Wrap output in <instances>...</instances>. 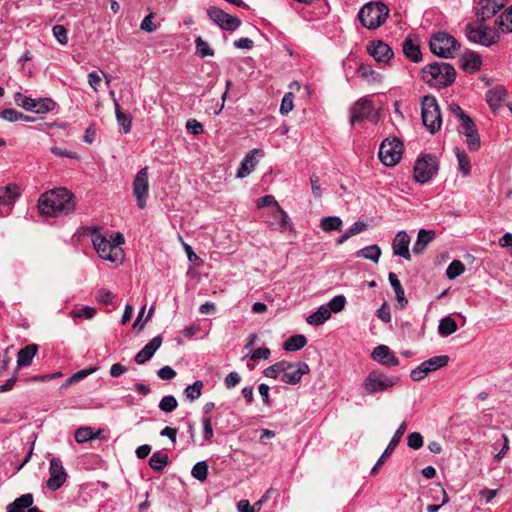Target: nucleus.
I'll return each instance as SVG.
<instances>
[{
    "mask_svg": "<svg viewBox=\"0 0 512 512\" xmlns=\"http://www.w3.org/2000/svg\"><path fill=\"white\" fill-rule=\"evenodd\" d=\"M38 209L47 216L67 215L74 210L73 195L65 188L45 192L38 200Z\"/></svg>",
    "mask_w": 512,
    "mask_h": 512,
    "instance_id": "obj_1",
    "label": "nucleus"
},
{
    "mask_svg": "<svg viewBox=\"0 0 512 512\" xmlns=\"http://www.w3.org/2000/svg\"><path fill=\"white\" fill-rule=\"evenodd\" d=\"M456 77L455 68L445 62H435L422 69L423 80L434 87H446L451 85Z\"/></svg>",
    "mask_w": 512,
    "mask_h": 512,
    "instance_id": "obj_2",
    "label": "nucleus"
},
{
    "mask_svg": "<svg viewBox=\"0 0 512 512\" xmlns=\"http://www.w3.org/2000/svg\"><path fill=\"white\" fill-rule=\"evenodd\" d=\"M389 8L383 2H369L358 13L363 27L374 30L379 28L387 19Z\"/></svg>",
    "mask_w": 512,
    "mask_h": 512,
    "instance_id": "obj_3",
    "label": "nucleus"
},
{
    "mask_svg": "<svg viewBox=\"0 0 512 512\" xmlns=\"http://www.w3.org/2000/svg\"><path fill=\"white\" fill-rule=\"evenodd\" d=\"M399 382V377L388 376L380 370L371 371L361 384L365 395L387 391Z\"/></svg>",
    "mask_w": 512,
    "mask_h": 512,
    "instance_id": "obj_4",
    "label": "nucleus"
},
{
    "mask_svg": "<svg viewBox=\"0 0 512 512\" xmlns=\"http://www.w3.org/2000/svg\"><path fill=\"white\" fill-rule=\"evenodd\" d=\"M93 246L103 260L110 261L111 263L121 264L124 260V251L118 245H112V243L106 239L99 231H94L91 235Z\"/></svg>",
    "mask_w": 512,
    "mask_h": 512,
    "instance_id": "obj_5",
    "label": "nucleus"
},
{
    "mask_svg": "<svg viewBox=\"0 0 512 512\" xmlns=\"http://www.w3.org/2000/svg\"><path fill=\"white\" fill-rule=\"evenodd\" d=\"M429 46L431 52L441 58H452L460 49L456 38L446 32L433 34Z\"/></svg>",
    "mask_w": 512,
    "mask_h": 512,
    "instance_id": "obj_6",
    "label": "nucleus"
},
{
    "mask_svg": "<svg viewBox=\"0 0 512 512\" xmlns=\"http://www.w3.org/2000/svg\"><path fill=\"white\" fill-rule=\"evenodd\" d=\"M421 116L424 126L432 134L439 131L442 124L440 107L434 96H424L421 102Z\"/></svg>",
    "mask_w": 512,
    "mask_h": 512,
    "instance_id": "obj_7",
    "label": "nucleus"
},
{
    "mask_svg": "<svg viewBox=\"0 0 512 512\" xmlns=\"http://www.w3.org/2000/svg\"><path fill=\"white\" fill-rule=\"evenodd\" d=\"M465 34L469 41L487 47L497 43L499 38L491 27L484 25L482 22H479L478 26L467 24Z\"/></svg>",
    "mask_w": 512,
    "mask_h": 512,
    "instance_id": "obj_8",
    "label": "nucleus"
},
{
    "mask_svg": "<svg viewBox=\"0 0 512 512\" xmlns=\"http://www.w3.org/2000/svg\"><path fill=\"white\" fill-rule=\"evenodd\" d=\"M402 152V142L397 138H393L392 140L385 139L381 143L378 155L385 166L392 167L401 160Z\"/></svg>",
    "mask_w": 512,
    "mask_h": 512,
    "instance_id": "obj_9",
    "label": "nucleus"
},
{
    "mask_svg": "<svg viewBox=\"0 0 512 512\" xmlns=\"http://www.w3.org/2000/svg\"><path fill=\"white\" fill-rule=\"evenodd\" d=\"M449 357L447 355L434 356L428 360L422 362L416 368H414L410 377L413 381L423 380L430 372L436 371L448 364Z\"/></svg>",
    "mask_w": 512,
    "mask_h": 512,
    "instance_id": "obj_10",
    "label": "nucleus"
},
{
    "mask_svg": "<svg viewBox=\"0 0 512 512\" xmlns=\"http://www.w3.org/2000/svg\"><path fill=\"white\" fill-rule=\"evenodd\" d=\"M207 14L211 21H213L222 30L235 31L241 25V20L239 18L226 13L216 6H210L207 9Z\"/></svg>",
    "mask_w": 512,
    "mask_h": 512,
    "instance_id": "obj_11",
    "label": "nucleus"
},
{
    "mask_svg": "<svg viewBox=\"0 0 512 512\" xmlns=\"http://www.w3.org/2000/svg\"><path fill=\"white\" fill-rule=\"evenodd\" d=\"M133 194L137 201V206L144 209L149 195V174L148 167L142 168L136 174L133 181Z\"/></svg>",
    "mask_w": 512,
    "mask_h": 512,
    "instance_id": "obj_12",
    "label": "nucleus"
},
{
    "mask_svg": "<svg viewBox=\"0 0 512 512\" xmlns=\"http://www.w3.org/2000/svg\"><path fill=\"white\" fill-rule=\"evenodd\" d=\"M437 161L432 156L418 159L414 166V179L424 184L431 180L437 172Z\"/></svg>",
    "mask_w": 512,
    "mask_h": 512,
    "instance_id": "obj_13",
    "label": "nucleus"
},
{
    "mask_svg": "<svg viewBox=\"0 0 512 512\" xmlns=\"http://www.w3.org/2000/svg\"><path fill=\"white\" fill-rule=\"evenodd\" d=\"M19 196V187L15 184L0 187V217L9 215Z\"/></svg>",
    "mask_w": 512,
    "mask_h": 512,
    "instance_id": "obj_14",
    "label": "nucleus"
},
{
    "mask_svg": "<svg viewBox=\"0 0 512 512\" xmlns=\"http://www.w3.org/2000/svg\"><path fill=\"white\" fill-rule=\"evenodd\" d=\"M508 0H479L476 6V17L478 22L485 23L495 16L507 3Z\"/></svg>",
    "mask_w": 512,
    "mask_h": 512,
    "instance_id": "obj_15",
    "label": "nucleus"
},
{
    "mask_svg": "<svg viewBox=\"0 0 512 512\" xmlns=\"http://www.w3.org/2000/svg\"><path fill=\"white\" fill-rule=\"evenodd\" d=\"M309 371L310 369L306 362H285L281 380L286 384L295 385L299 383L302 376L308 374Z\"/></svg>",
    "mask_w": 512,
    "mask_h": 512,
    "instance_id": "obj_16",
    "label": "nucleus"
},
{
    "mask_svg": "<svg viewBox=\"0 0 512 512\" xmlns=\"http://www.w3.org/2000/svg\"><path fill=\"white\" fill-rule=\"evenodd\" d=\"M50 477L47 480V487L51 491L58 490L66 481L67 473L63 467L62 461L54 457L50 460L49 466Z\"/></svg>",
    "mask_w": 512,
    "mask_h": 512,
    "instance_id": "obj_17",
    "label": "nucleus"
},
{
    "mask_svg": "<svg viewBox=\"0 0 512 512\" xmlns=\"http://www.w3.org/2000/svg\"><path fill=\"white\" fill-rule=\"evenodd\" d=\"M459 133L466 138V144L471 152H476L481 147V140L474 121L467 118L459 126Z\"/></svg>",
    "mask_w": 512,
    "mask_h": 512,
    "instance_id": "obj_18",
    "label": "nucleus"
},
{
    "mask_svg": "<svg viewBox=\"0 0 512 512\" xmlns=\"http://www.w3.org/2000/svg\"><path fill=\"white\" fill-rule=\"evenodd\" d=\"M373 112V104L366 98H361L350 108V123L355 125L363 119L369 118Z\"/></svg>",
    "mask_w": 512,
    "mask_h": 512,
    "instance_id": "obj_19",
    "label": "nucleus"
},
{
    "mask_svg": "<svg viewBox=\"0 0 512 512\" xmlns=\"http://www.w3.org/2000/svg\"><path fill=\"white\" fill-rule=\"evenodd\" d=\"M367 51L378 63L382 64H387L393 57L391 47L381 40L371 42Z\"/></svg>",
    "mask_w": 512,
    "mask_h": 512,
    "instance_id": "obj_20",
    "label": "nucleus"
},
{
    "mask_svg": "<svg viewBox=\"0 0 512 512\" xmlns=\"http://www.w3.org/2000/svg\"><path fill=\"white\" fill-rule=\"evenodd\" d=\"M371 357L373 360L387 367H395L399 365V359L388 346L383 344L378 345L373 349Z\"/></svg>",
    "mask_w": 512,
    "mask_h": 512,
    "instance_id": "obj_21",
    "label": "nucleus"
},
{
    "mask_svg": "<svg viewBox=\"0 0 512 512\" xmlns=\"http://www.w3.org/2000/svg\"><path fill=\"white\" fill-rule=\"evenodd\" d=\"M257 155L262 156L263 151L255 148L245 155L236 174L238 178L247 177L255 169L256 165L258 164V160L256 159Z\"/></svg>",
    "mask_w": 512,
    "mask_h": 512,
    "instance_id": "obj_22",
    "label": "nucleus"
},
{
    "mask_svg": "<svg viewBox=\"0 0 512 512\" xmlns=\"http://www.w3.org/2000/svg\"><path fill=\"white\" fill-rule=\"evenodd\" d=\"M410 237L405 231H399L393 239L392 248L395 255L401 256L406 260L411 259L409 252Z\"/></svg>",
    "mask_w": 512,
    "mask_h": 512,
    "instance_id": "obj_23",
    "label": "nucleus"
},
{
    "mask_svg": "<svg viewBox=\"0 0 512 512\" xmlns=\"http://www.w3.org/2000/svg\"><path fill=\"white\" fill-rule=\"evenodd\" d=\"M162 344V337L160 335L151 339L136 355L135 362L137 364H144L150 360L155 352L160 348Z\"/></svg>",
    "mask_w": 512,
    "mask_h": 512,
    "instance_id": "obj_24",
    "label": "nucleus"
},
{
    "mask_svg": "<svg viewBox=\"0 0 512 512\" xmlns=\"http://www.w3.org/2000/svg\"><path fill=\"white\" fill-rule=\"evenodd\" d=\"M402 49L404 55L412 62L417 63L422 59V53L420 51L419 44L411 38L404 40Z\"/></svg>",
    "mask_w": 512,
    "mask_h": 512,
    "instance_id": "obj_25",
    "label": "nucleus"
},
{
    "mask_svg": "<svg viewBox=\"0 0 512 512\" xmlns=\"http://www.w3.org/2000/svg\"><path fill=\"white\" fill-rule=\"evenodd\" d=\"M37 351L38 346L36 344H29L25 346L23 349H20L17 354L18 367L29 366L32 363V360L35 357Z\"/></svg>",
    "mask_w": 512,
    "mask_h": 512,
    "instance_id": "obj_26",
    "label": "nucleus"
},
{
    "mask_svg": "<svg viewBox=\"0 0 512 512\" xmlns=\"http://www.w3.org/2000/svg\"><path fill=\"white\" fill-rule=\"evenodd\" d=\"M331 317V312L328 309L327 305H321L317 311L310 314L306 321L310 325L319 326L324 324Z\"/></svg>",
    "mask_w": 512,
    "mask_h": 512,
    "instance_id": "obj_27",
    "label": "nucleus"
},
{
    "mask_svg": "<svg viewBox=\"0 0 512 512\" xmlns=\"http://www.w3.org/2000/svg\"><path fill=\"white\" fill-rule=\"evenodd\" d=\"M258 208L263 207H272V210L276 209V216L279 217L282 221H285L287 218V213L279 206L275 197L272 195H266L257 200Z\"/></svg>",
    "mask_w": 512,
    "mask_h": 512,
    "instance_id": "obj_28",
    "label": "nucleus"
},
{
    "mask_svg": "<svg viewBox=\"0 0 512 512\" xmlns=\"http://www.w3.org/2000/svg\"><path fill=\"white\" fill-rule=\"evenodd\" d=\"M114 108L115 115L118 125L120 126V131L123 134H127L131 131L132 127V118L130 115L125 114L121 111L120 106L118 104L117 99H114Z\"/></svg>",
    "mask_w": 512,
    "mask_h": 512,
    "instance_id": "obj_29",
    "label": "nucleus"
},
{
    "mask_svg": "<svg viewBox=\"0 0 512 512\" xmlns=\"http://www.w3.org/2000/svg\"><path fill=\"white\" fill-rule=\"evenodd\" d=\"M495 25L503 33L512 32V5L498 16Z\"/></svg>",
    "mask_w": 512,
    "mask_h": 512,
    "instance_id": "obj_30",
    "label": "nucleus"
},
{
    "mask_svg": "<svg viewBox=\"0 0 512 512\" xmlns=\"http://www.w3.org/2000/svg\"><path fill=\"white\" fill-rule=\"evenodd\" d=\"M433 232L421 229L418 232L416 242L413 245V252L415 254H421L427 247V245L433 240Z\"/></svg>",
    "mask_w": 512,
    "mask_h": 512,
    "instance_id": "obj_31",
    "label": "nucleus"
},
{
    "mask_svg": "<svg viewBox=\"0 0 512 512\" xmlns=\"http://www.w3.org/2000/svg\"><path fill=\"white\" fill-rule=\"evenodd\" d=\"M454 152H455V155L457 157L458 168H459L460 173L464 177L469 176L470 173H471V160H470V157L468 156V154L465 151L461 150L458 147L454 148Z\"/></svg>",
    "mask_w": 512,
    "mask_h": 512,
    "instance_id": "obj_32",
    "label": "nucleus"
},
{
    "mask_svg": "<svg viewBox=\"0 0 512 512\" xmlns=\"http://www.w3.org/2000/svg\"><path fill=\"white\" fill-rule=\"evenodd\" d=\"M406 430L407 422L403 421L396 430V432L394 433L393 437L391 438L389 444L387 445L382 455H384L385 457H389L393 453V451L396 449L399 442L401 441V438L405 434Z\"/></svg>",
    "mask_w": 512,
    "mask_h": 512,
    "instance_id": "obj_33",
    "label": "nucleus"
},
{
    "mask_svg": "<svg viewBox=\"0 0 512 512\" xmlns=\"http://www.w3.org/2000/svg\"><path fill=\"white\" fill-rule=\"evenodd\" d=\"M33 503V496L30 493L23 494L14 502L8 505L7 512H23V509L28 508Z\"/></svg>",
    "mask_w": 512,
    "mask_h": 512,
    "instance_id": "obj_34",
    "label": "nucleus"
},
{
    "mask_svg": "<svg viewBox=\"0 0 512 512\" xmlns=\"http://www.w3.org/2000/svg\"><path fill=\"white\" fill-rule=\"evenodd\" d=\"M357 74L368 83H379L382 78L381 75L368 64H361L357 69Z\"/></svg>",
    "mask_w": 512,
    "mask_h": 512,
    "instance_id": "obj_35",
    "label": "nucleus"
},
{
    "mask_svg": "<svg viewBox=\"0 0 512 512\" xmlns=\"http://www.w3.org/2000/svg\"><path fill=\"white\" fill-rule=\"evenodd\" d=\"M389 282L394 289V292L396 294V299L400 304V307L403 308L407 304V299L405 297L404 289L402 288V285L397 278V275L393 272H390L388 275Z\"/></svg>",
    "mask_w": 512,
    "mask_h": 512,
    "instance_id": "obj_36",
    "label": "nucleus"
},
{
    "mask_svg": "<svg viewBox=\"0 0 512 512\" xmlns=\"http://www.w3.org/2000/svg\"><path fill=\"white\" fill-rule=\"evenodd\" d=\"M0 117L8 122H16L18 120H22L25 122H33L35 121L34 117L25 115L13 108L4 109L0 113Z\"/></svg>",
    "mask_w": 512,
    "mask_h": 512,
    "instance_id": "obj_37",
    "label": "nucleus"
},
{
    "mask_svg": "<svg viewBox=\"0 0 512 512\" xmlns=\"http://www.w3.org/2000/svg\"><path fill=\"white\" fill-rule=\"evenodd\" d=\"M482 59L479 54L475 52L466 53L462 59V67L466 70L477 71L481 68Z\"/></svg>",
    "mask_w": 512,
    "mask_h": 512,
    "instance_id": "obj_38",
    "label": "nucleus"
},
{
    "mask_svg": "<svg viewBox=\"0 0 512 512\" xmlns=\"http://www.w3.org/2000/svg\"><path fill=\"white\" fill-rule=\"evenodd\" d=\"M343 222L338 216H328L321 219L320 227L325 232L341 231Z\"/></svg>",
    "mask_w": 512,
    "mask_h": 512,
    "instance_id": "obj_39",
    "label": "nucleus"
},
{
    "mask_svg": "<svg viewBox=\"0 0 512 512\" xmlns=\"http://www.w3.org/2000/svg\"><path fill=\"white\" fill-rule=\"evenodd\" d=\"M356 256L359 258H364L377 263L381 256V249L378 245L367 246L363 249H360L356 252Z\"/></svg>",
    "mask_w": 512,
    "mask_h": 512,
    "instance_id": "obj_40",
    "label": "nucleus"
},
{
    "mask_svg": "<svg viewBox=\"0 0 512 512\" xmlns=\"http://www.w3.org/2000/svg\"><path fill=\"white\" fill-rule=\"evenodd\" d=\"M169 457L162 452H154L149 460L150 467L156 472H162L164 467L168 465Z\"/></svg>",
    "mask_w": 512,
    "mask_h": 512,
    "instance_id": "obj_41",
    "label": "nucleus"
},
{
    "mask_svg": "<svg viewBox=\"0 0 512 512\" xmlns=\"http://www.w3.org/2000/svg\"><path fill=\"white\" fill-rule=\"evenodd\" d=\"M457 329V323L452 317L447 316L440 320L438 332L441 336L447 337L456 332Z\"/></svg>",
    "mask_w": 512,
    "mask_h": 512,
    "instance_id": "obj_42",
    "label": "nucleus"
},
{
    "mask_svg": "<svg viewBox=\"0 0 512 512\" xmlns=\"http://www.w3.org/2000/svg\"><path fill=\"white\" fill-rule=\"evenodd\" d=\"M100 431L94 433L91 427H80L75 431L74 438L79 444H83L89 440L99 438Z\"/></svg>",
    "mask_w": 512,
    "mask_h": 512,
    "instance_id": "obj_43",
    "label": "nucleus"
},
{
    "mask_svg": "<svg viewBox=\"0 0 512 512\" xmlns=\"http://www.w3.org/2000/svg\"><path fill=\"white\" fill-rule=\"evenodd\" d=\"M307 344V339L304 335H293L289 337L284 343L286 351L294 352L302 349Z\"/></svg>",
    "mask_w": 512,
    "mask_h": 512,
    "instance_id": "obj_44",
    "label": "nucleus"
},
{
    "mask_svg": "<svg viewBox=\"0 0 512 512\" xmlns=\"http://www.w3.org/2000/svg\"><path fill=\"white\" fill-rule=\"evenodd\" d=\"M506 91L502 88L490 90L486 94L487 102L493 109L499 107L500 103L505 99Z\"/></svg>",
    "mask_w": 512,
    "mask_h": 512,
    "instance_id": "obj_45",
    "label": "nucleus"
},
{
    "mask_svg": "<svg viewBox=\"0 0 512 512\" xmlns=\"http://www.w3.org/2000/svg\"><path fill=\"white\" fill-rule=\"evenodd\" d=\"M203 382L200 380L195 381L184 390L185 397L190 401L197 400L202 394Z\"/></svg>",
    "mask_w": 512,
    "mask_h": 512,
    "instance_id": "obj_46",
    "label": "nucleus"
},
{
    "mask_svg": "<svg viewBox=\"0 0 512 512\" xmlns=\"http://www.w3.org/2000/svg\"><path fill=\"white\" fill-rule=\"evenodd\" d=\"M271 216L273 220L269 223V225L274 229H278L281 232L292 229V224L288 215L285 221H282L279 217L276 216V209H274L271 210Z\"/></svg>",
    "mask_w": 512,
    "mask_h": 512,
    "instance_id": "obj_47",
    "label": "nucleus"
},
{
    "mask_svg": "<svg viewBox=\"0 0 512 512\" xmlns=\"http://www.w3.org/2000/svg\"><path fill=\"white\" fill-rule=\"evenodd\" d=\"M56 103L50 98L35 99L34 112L47 113L54 110Z\"/></svg>",
    "mask_w": 512,
    "mask_h": 512,
    "instance_id": "obj_48",
    "label": "nucleus"
},
{
    "mask_svg": "<svg viewBox=\"0 0 512 512\" xmlns=\"http://www.w3.org/2000/svg\"><path fill=\"white\" fill-rule=\"evenodd\" d=\"M191 474L192 476L203 482L207 479V476H208V465L205 461H200V462H197L192 470H191Z\"/></svg>",
    "mask_w": 512,
    "mask_h": 512,
    "instance_id": "obj_49",
    "label": "nucleus"
},
{
    "mask_svg": "<svg viewBox=\"0 0 512 512\" xmlns=\"http://www.w3.org/2000/svg\"><path fill=\"white\" fill-rule=\"evenodd\" d=\"M465 271V266L460 260H453L446 270L449 279H455Z\"/></svg>",
    "mask_w": 512,
    "mask_h": 512,
    "instance_id": "obj_50",
    "label": "nucleus"
},
{
    "mask_svg": "<svg viewBox=\"0 0 512 512\" xmlns=\"http://www.w3.org/2000/svg\"><path fill=\"white\" fill-rule=\"evenodd\" d=\"M16 104L27 111H33L35 108V99L27 97L20 92H17L14 96Z\"/></svg>",
    "mask_w": 512,
    "mask_h": 512,
    "instance_id": "obj_51",
    "label": "nucleus"
},
{
    "mask_svg": "<svg viewBox=\"0 0 512 512\" xmlns=\"http://www.w3.org/2000/svg\"><path fill=\"white\" fill-rule=\"evenodd\" d=\"M195 45H196V53L200 57L204 58V57H207V56H213L214 55L213 49L210 48L208 43L206 41H204L201 37H197L195 39Z\"/></svg>",
    "mask_w": 512,
    "mask_h": 512,
    "instance_id": "obj_52",
    "label": "nucleus"
},
{
    "mask_svg": "<svg viewBox=\"0 0 512 512\" xmlns=\"http://www.w3.org/2000/svg\"><path fill=\"white\" fill-rule=\"evenodd\" d=\"M178 402L172 395L164 396L159 403V409L163 412L170 413L177 408Z\"/></svg>",
    "mask_w": 512,
    "mask_h": 512,
    "instance_id": "obj_53",
    "label": "nucleus"
},
{
    "mask_svg": "<svg viewBox=\"0 0 512 512\" xmlns=\"http://www.w3.org/2000/svg\"><path fill=\"white\" fill-rule=\"evenodd\" d=\"M345 304V297L343 295H337L333 299H331L326 305L331 313H338L344 309Z\"/></svg>",
    "mask_w": 512,
    "mask_h": 512,
    "instance_id": "obj_54",
    "label": "nucleus"
},
{
    "mask_svg": "<svg viewBox=\"0 0 512 512\" xmlns=\"http://www.w3.org/2000/svg\"><path fill=\"white\" fill-rule=\"evenodd\" d=\"M285 361L275 363L264 369L263 374L265 377L276 379L284 371Z\"/></svg>",
    "mask_w": 512,
    "mask_h": 512,
    "instance_id": "obj_55",
    "label": "nucleus"
},
{
    "mask_svg": "<svg viewBox=\"0 0 512 512\" xmlns=\"http://www.w3.org/2000/svg\"><path fill=\"white\" fill-rule=\"evenodd\" d=\"M293 100H294V95L292 92H288L283 96L281 105H280V113L282 115H287L293 110V107H294Z\"/></svg>",
    "mask_w": 512,
    "mask_h": 512,
    "instance_id": "obj_56",
    "label": "nucleus"
},
{
    "mask_svg": "<svg viewBox=\"0 0 512 512\" xmlns=\"http://www.w3.org/2000/svg\"><path fill=\"white\" fill-rule=\"evenodd\" d=\"M96 314V309L90 306H84L79 309H75L72 311L73 318H81L84 317L86 319H92Z\"/></svg>",
    "mask_w": 512,
    "mask_h": 512,
    "instance_id": "obj_57",
    "label": "nucleus"
},
{
    "mask_svg": "<svg viewBox=\"0 0 512 512\" xmlns=\"http://www.w3.org/2000/svg\"><path fill=\"white\" fill-rule=\"evenodd\" d=\"M407 445L411 449L418 450L423 446V437L419 432H412L407 437Z\"/></svg>",
    "mask_w": 512,
    "mask_h": 512,
    "instance_id": "obj_58",
    "label": "nucleus"
},
{
    "mask_svg": "<svg viewBox=\"0 0 512 512\" xmlns=\"http://www.w3.org/2000/svg\"><path fill=\"white\" fill-rule=\"evenodd\" d=\"M53 31V35L54 37L57 39V41L62 44V45H65L67 44L68 42V37H67V30L64 26L62 25H55L52 29Z\"/></svg>",
    "mask_w": 512,
    "mask_h": 512,
    "instance_id": "obj_59",
    "label": "nucleus"
},
{
    "mask_svg": "<svg viewBox=\"0 0 512 512\" xmlns=\"http://www.w3.org/2000/svg\"><path fill=\"white\" fill-rule=\"evenodd\" d=\"M94 371H95V369H85V370L78 371L66 380L65 385L67 386V385H71L73 383L79 382V381L83 380L84 378H86L88 375H90Z\"/></svg>",
    "mask_w": 512,
    "mask_h": 512,
    "instance_id": "obj_60",
    "label": "nucleus"
},
{
    "mask_svg": "<svg viewBox=\"0 0 512 512\" xmlns=\"http://www.w3.org/2000/svg\"><path fill=\"white\" fill-rule=\"evenodd\" d=\"M186 129L193 135H199L203 132V125L196 119H189L186 122Z\"/></svg>",
    "mask_w": 512,
    "mask_h": 512,
    "instance_id": "obj_61",
    "label": "nucleus"
},
{
    "mask_svg": "<svg viewBox=\"0 0 512 512\" xmlns=\"http://www.w3.org/2000/svg\"><path fill=\"white\" fill-rule=\"evenodd\" d=\"M202 424H203V437L206 440H210L214 433L212 429V420L210 417L205 416L202 418Z\"/></svg>",
    "mask_w": 512,
    "mask_h": 512,
    "instance_id": "obj_62",
    "label": "nucleus"
},
{
    "mask_svg": "<svg viewBox=\"0 0 512 512\" xmlns=\"http://www.w3.org/2000/svg\"><path fill=\"white\" fill-rule=\"evenodd\" d=\"M449 111L458 118L460 124L464 122L467 118H471L462 110V108L458 104L455 103L449 105Z\"/></svg>",
    "mask_w": 512,
    "mask_h": 512,
    "instance_id": "obj_63",
    "label": "nucleus"
},
{
    "mask_svg": "<svg viewBox=\"0 0 512 512\" xmlns=\"http://www.w3.org/2000/svg\"><path fill=\"white\" fill-rule=\"evenodd\" d=\"M157 375L162 380H171L176 376V372L172 367L164 366L157 371Z\"/></svg>",
    "mask_w": 512,
    "mask_h": 512,
    "instance_id": "obj_64",
    "label": "nucleus"
}]
</instances>
